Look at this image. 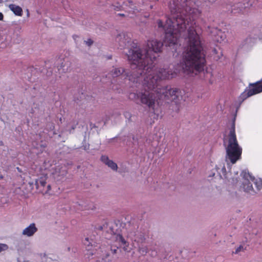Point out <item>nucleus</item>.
Here are the masks:
<instances>
[{
	"mask_svg": "<svg viewBox=\"0 0 262 262\" xmlns=\"http://www.w3.org/2000/svg\"><path fill=\"white\" fill-rule=\"evenodd\" d=\"M227 158L232 164H235L241 159L242 148L239 146L235 134V127L233 123L228 137L226 147Z\"/></svg>",
	"mask_w": 262,
	"mask_h": 262,
	"instance_id": "20e7f679",
	"label": "nucleus"
},
{
	"mask_svg": "<svg viewBox=\"0 0 262 262\" xmlns=\"http://www.w3.org/2000/svg\"><path fill=\"white\" fill-rule=\"evenodd\" d=\"M4 18V15L2 12H0V20H2Z\"/></svg>",
	"mask_w": 262,
	"mask_h": 262,
	"instance_id": "a878e982",
	"label": "nucleus"
},
{
	"mask_svg": "<svg viewBox=\"0 0 262 262\" xmlns=\"http://www.w3.org/2000/svg\"><path fill=\"white\" fill-rule=\"evenodd\" d=\"M114 9L117 11L120 10L121 9V8L122 7V6H121L120 4H118L117 6H113Z\"/></svg>",
	"mask_w": 262,
	"mask_h": 262,
	"instance_id": "412c9836",
	"label": "nucleus"
},
{
	"mask_svg": "<svg viewBox=\"0 0 262 262\" xmlns=\"http://www.w3.org/2000/svg\"><path fill=\"white\" fill-rule=\"evenodd\" d=\"M120 37H121V35H120L119 36L117 37V38H119Z\"/></svg>",
	"mask_w": 262,
	"mask_h": 262,
	"instance_id": "72a5a7b5",
	"label": "nucleus"
},
{
	"mask_svg": "<svg viewBox=\"0 0 262 262\" xmlns=\"http://www.w3.org/2000/svg\"><path fill=\"white\" fill-rule=\"evenodd\" d=\"M9 8L16 15L22 16L23 10L20 7L15 4H10Z\"/></svg>",
	"mask_w": 262,
	"mask_h": 262,
	"instance_id": "9b49d317",
	"label": "nucleus"
},
{
	"mask_svg": "<svg viewBox=\"0 0 262 262\" xmlns=\"http://www.w3.org/2000/svg\"><path fill=\"white\" fill-rule=\"evenodd\" d=\"M246 92H247V97L261 92L262 83L261 81H258L254 83L250 84L249 89L247 90Z\"/></svg>",
	"mask_w": 262,
	"mask_h": 262,
	"instance_id": "6e6552de",
	"label": "nucleus"
},
{
	"mask_svg": "<svg viewBox=\"0 0 262 262\" xmlns=\"http://www.w3.org/2000/svg\"><path fill=\"white\" fill-rule=\"evenodd\" d=\"M152 7H153V6H152V5H151V6H150V9H152Z\"/></svg>",
	"mask_w": 262,
	"mask_h": 262,
	"instance_id": "473e14b6",
	"label": "nucleus"
},
{
	"mask_svg": "<svg viewBox=\"0 0 262 262\" xmlns=\"http://www.w3.org/2000/svg\"><path fill=\"white\" fill-rule=\"evenodd\" d=\"M117 240L121 243L122 245L124 246V248L125 249V250H126V249L125 248L126 247H127V245H126V242L125 241V240L124 239V238H123V237L122 236V235L121 234H118L117 235Z\"/></svg>",
	"mask_w": 262,
	"mask_h": 262,
	"instance_id": "4468645a",
	"label": "nucleus"
},
{
	"mask_svg": "<svg viewBox=\"0 0 262 262\" xmlns=\"http://www.w3.org/2000/svg\"><path fill=\"white\" fill-rule=\"evenodd\" d=\"M261 81V82L262 83V78H261V81Z\"/></svg>",
	"mask_w": 262,
	"mask_h": 262,
	"instance_id": "c9c22d12",
	"label": "nucleus"
},
{
	"mask_svg": "<svg viewBox=\"0 0 262 262\" xmlns=\"http://www.w3.org/2000/svg\"><path fill=\"white\" fill-rule=\"evenodd\" d=\"M246 250V247H244L243 245H240L236 248L234 252H233L234 254H238L240 252H244Z\"/></svg>",
	"mask_w": 262,
	"mask_h": 262,
	"instance_id": "2eb2a0df",
	"label": "nucleus"
},
{
	"mask_svg": "<svg viewBox=\"0 0 262 262\" xmlns=\"http://www.w3.org/2000/svg\"><path fill=\"white\" fill-rule=\"evenodd\" d=\"M118 248L113 249V248H111V251L113 254H116L117 253V251L118 250Z\"/></svg>",
	"mask_w": 262,
	"mask_h": 262,
	"instance_id": "5701e85b",
	"label": "nucleus"
},
{
	"mask_svg": "<svg viewBox=\"0 0 262 262\" xmlns=\"http://www.w3.org/2000/svg\"><path fill=\"white\" fill-rule=\"evenodd\" d=\"M46 184V178H45L41 177L35 181L36 188L39 193H47L49 190H50L51 186L48 185L47 188H45Z\"/></svg>",
	"mask_w": 262,
	"mask_h": 262,
	"instance_id": "0eeeda50",
	"label": "nucleus"
},
{
	"mask_svg": "<svg viewBox=\"0 0 262 262\" xmlns=\"http://www.w3.org/2000/svg\"><path fill=\"white\" fill-rule=\"evenodd\" d=\"M152 111H154V114H156V112H155V111L152 110Z\"/></svg>",
	"mask_w": 262,
	"mask_h": 262,
	"instance_id": "f704fd0d",
	"label": "nucleus"
},
{
	"mask_svg": "<svg viewBox=\"0 0 262 262\" xmlns=\"http://www.w3.org/2000/svg\"><path fill=\"white\" fill-rule=\"evenodd\" d=\"M99 229H103V227L100 226Z\"/></svg>",
	"mask_w": 262,
	"mask_h": 262,
	"instance_id": "2f4dec72",
	"label": "nucleus"
},
{
	"mask_svg": "<svg viewBox=\"0 0 262 262\" xmlns=\"http://www.w3.org/2000/svg\"><path fill=\"white\" fill-rule=\"evenodd\" d=\"M216 30V35L215 36L216 40L217 42H221L222 41H224L226 39V35L224 34V33L222 32V31L221 30L215 29Z\"/></svg>",
	"mask_w": 262,
	"mask_h": 262,
	"instance_id": "ddd939ff",
	"label": "nucleus"
},
{
	"mask_svg": "<svg viewBox=\"0 0 262 262\" xmlns=\"http://www.w3.org/2000/svg\"><path fill=\"white\" fill-rule=\"evenodd\" d=\"M150 1H152V2H157V1H158L159 0H150Z\"/></svg>",
	"mask_w": 262,
	"mask_h": 262,
	"instance_id": "7c9ffc66",
	"label": "nucleus"
},
{
	"mask_svg": "<svg viewBox=\"0 0 262 262\" xmlns=\"http://www.w3.org/2000/svg\"><path fill=\"white\" fill-rule=\"evenodd\" d=\"M124 116H125V118H128V119H129L131 118V117H132V115H131V114H130V113H129V112H125V113H124Z\"/></svg>",
	"mask_w": 262,
	"mask_h": 262,
	"instance_id": "4be33fe9",
	"label": "nucleus"
},
{
	"mask_svg": "<svg viewBox=\"0 0 262 262\" xmlns=\"http://www.w3.org/2000/svg\"><path fill=\"white\" fill-rule=\"evenodd\" d=\"M101 160L113 170H117V164L114 162L113 161L109 160L107 156H102L101 157Z\"/></svg>",
	"mask_w": 262,
	"mask_h": 262,
	"instance_id": "9d476101",
	"label": "nucleus"
},
{
	"mask_svg": "<svg viewBox=\"0 0 262 262\" xmlns=\"http://www.w3.org/2000/svg\"><path fill=\"white\" fill-rule=\"evenodd\" d=\"M8 246L5 244H0V252L7 250Z\"/></svg>",
	"mask_w": 262,
	"mask_h": 262,
	"instance_id": "a211bd4d",
	"label": "nucleus"
},
{
	"mask_svg": "<svg viewBox=\"0 0 262 262\" xmlns=\"http://www.w3.org/2000/svg\"><path fill=\"white\" fill-rule=\"evenodd\" d=\"M3 178H4V177L2 174H1L0 175V180L3 179Z\"/></svg>",
	"mask_w": 262,
	"mask_h": 262,
	"instance_id": "c756f323",
	"label": "nucleus"
},
{
	"mask_svg": "<svg viewBox=\"0 0 262 262\" xmlns=\"http://www.w3.org/2000/svg\"><path fill=\"white\" fill-rule=\"evenodd\" d=\"M36 231L37 230H23V234L30 236L33 235Z\"/></svg>",
	"mask_w": 262,
	"mask_h": 262,
	"instance_id": "dca6fc26",
	"label": "nucleus"
},
{
	"mask_svg": "<svg viewBox=\"0 0 262 262\" xmlns=\"http://www.w3.org/2000/svg\"><path fill=\"white\" fill-rule=\"evenodd\" d=\"M232 181H233L232 183H233V184H237V182H238V180H237V179H235V180H234V179H232Z\"/></svg>",
	"mask_w": 262,
	"mask_h": 262,
	"instance_id": "393cba45",
	"label": "nucleus"
},
{
	"mask_svg": "<svg viewBox=\"0 0 262 262\" xmlns=\"http://www.w3.org/2000/svg\"><path fill=\"white\" fill-rule=\"evenodd\" d=\"M25 229H37L36 228L35 224L34 223L31 224L28 227L25 228Z\"/></svg>",
	"mask_w": 262,
	"mask_h": 262,
	"instance_id": "6ab92c4d",
	"label": "nucleus"
},
{
	"mask_svg": "<svg viewBox=\"0 0 262 262\" xmlns=\"http://www.w3.org/2000/svg\"><path fill=\"white\" fill-rule=\"evenodd\" d=\"M50 125V130H53V129H54V126L53 125V124H51Z\"/></svg>",
	"mask_w": 262,
	"mask_h": 262,
	"instance_id": "bb28decb",
	"label": "nucleus"
},
{
	"mask_svg": "<svg viewBox=\"0 0 262 262\" xmlns=\"http://www.w3.org/2000/svg\"><path fill=\"white\" fill-rule=\"evenodd\" d=\"M123 4L126 6H128L131 9L129 11L133 12V13L139 12L141 10V9H138L130 0H126L125 2H123Z\"/></svg>",
	"mask_w": 262,
	"mask_h": 262,
	"instance_id": "f8f14e48",
	"label": "nucleus"
},
{
	"mask_svg": "<svg viewBox=\"0 0 262 262\" xmlns=\"http://www.w3.org/2000/svg\"><path fill=\"white\" fill-rule=\"evenodd\" d=\"M163 46V43L161 41L148 40L145 49L136 48L130 50L128 54V59L132 61L133 64L137 65L140 71V76L138 77L139 79L142 80L143 77H145L150 82L153 80V83L158 87L172 89L169 86H163L162 80L173 78L176 73L169 68L160 69L156 74L154 70L157 54L161 52Z\"/></svg>",
	"mask_w": 262,
	"mask_h": 262,
	"instance_id": "f03ea898",
	"label": "nucleus"
},
{
	"mask_svg": "<svg viewBox=\"0 0 262 262\" xmlns=\"http://www.w3.org/2000/svg\"><path fill=\"white\" fill-rule=\"evenodd\" d=\"M8 246L5 244H0V252L7 250Z\"/></svg>",
	"mask_w": 262,
	"mask_h": 262,
	"instance_id": "f3484780",
	"label": "nucleus"
},
{
	"mask_svg": "<svg viewBox=\"0 0 262 262\" xmlns=\"http://www.w3.org/2000/svg\"><path fill=\"white\" fill-rule=\"evenodd\" d=\"M94 233H96L95 231L93 232V237L91 236L90 237H87L85 238V239L83 242L84 245L86 246V250L89 252L87 254L89 255H93L95 254L96 253L91 252L92 249L90 247H92L94 244H93L94 241L95 239V235Z\"/></svg>",
	"mask_w": 262,
	"mask_h": 262,
	"instance_id": "1a4fd4ad",
	"label": "nucleus"
},
{
	"mask_svg": "<svg viewBox=\"0 0 262 262\" xmlns=\"http://www.w3.org/2000/svg\"><path fill=\"white\" fill-rule=\"evenodd\" d=\"M199 0H171L169 5L170 14L165 24L159 19V28L165 31L164 43L166 46H177L179 39L184 36L187 25V35L185 38L187 47L183 53L181 67L184 73L189 74L204 70L206 63L200 36L196 31L195 19L201 11Z\"/></svg>",
	"mask_w": 262,
	"mask_h": 262,
	"instance_id": "f257e3e1",
	"label": "nucleus"
},
{
	"mask_svg": "<svg viewBox=\"0 0 262 262\" xmlns=\"http://www.w3.org/2000/svg\"><path fill=\"white\" fill-rule=\"evenodd\" d=\"M134 43V46H132L133 49H130L127 55L129 54V51L131 50L135 49L136 48H139V47H137V45H135V43ZM128 57V56H127ZM128 59L130 61V64L132 66H135L136 67V68L137 69L136 71L134 72L133 74L128 75V74L125 73V71L124 69L122 68H114L113 67V69L108 74V76L109 78L110 77H112L113 78L118 77L120 75H123L124 73V75L126 76L125 78H128V80L130 81L133 82V83L137 84L138 82H139L141 79H139L138 77L140 76V73L139 72L138 68L137 67V65H135L132 63V61L130 60L128 58Z\"/></svg>",
	"mask_w": 262,
	"mask_h": 262,
	"instance_id": "423d86ee",
	"label": "nucleus"
},
{
	"mask_svg": "<svg viewBox=\"0 0 262 262\" xmlns=\"http://www.w3.org/2000/svg\"><path fill=\"white\" fill-rule=\"evenodd\" d=\"M217 0H206V2H208L210 4H213L215 3Z\"/></svg>",
	"mask_w": 262,
	"mask_h": 262,
	"instance_id": "b1692460",
	"label": "nucleus"
},
{
	"mask_svg": "<svg viewBox=\"0 0 262 262\" xmlns=\"http://www.w3.org/2000/svg\"><path fill=\"white\" fill-rule=\"evenodd\" d=\"M118 15H120V16H124V14H121V13H119V14H118Z\"/></svg>",
	"mask_w": 262,
	"mask_h": 262,
	"instance_id": "c85d7f7f",
	"label": "nucleus"
},
{
	"mask_svg": "<svg viewBox=\"0 0 262 262\" xmlns=\"http://www.w3.org/2000/svg\"><path fill=\"white\" fill-rule=\"evenodd\" d=\"M137 83L138 86L141 85L143 88L141 92L130 93L128 97L138 103H140L148 107L149 109L155 111L156 105H161L163 101L170 100L177 103V100H179L180 91L177 88L170 89L167 88H160L153 83V80L150 82L145 77H143Z\"/></svg>",
	"mask_w": 262,
	"mask_h": 262,
	"instance_id": "7ed1b4c3",
	"label": "nucleus"
},
{
	"mask_svg": "<svg viewBox=\"0 0 262 262\" xmlns=\"http://www.w3.org/2000/svg\"><path fill=\"white\" fill-rule=\"evenodd\" d=\"M241 176L242 181L240 187L245 192L252 195L256 193L252 186V183L255 184L257 191L262 190V179H256L247 170H243L241 173Z\"/></svg>",
	"mask_w": 262,
	"mask_h": 262,
	"instance_id": "39448f33",
	"label": "nucleus"
},
{
	"mask_svg": "<svg viewBox=\"0 0 262 262\" xmlns=\"http://www.w3.org/2000/svg\"><path fill=\"white\" fill-rule=\"evenodd\" d=\"M16 169L19 172H21V169L19 167H17Z\"/></svg>",
	"mask_w": 262,
	"mask_h": 262,
	"instance_id": "cd10ccee",
	"label": "nucleus"
},
{
	"mask_svg": "<svg viewBox=\"0 0 262 262\" xmlns=\"http://www.w3.org/2000/svg\"><path fill=\"white\" fill-rule=\"evenodd\" d=\"M84 42L88 46H91L93 43V41L91 39H89L88 40L84 41Z\"/></svg>",
	"mask_w": 262,
	"mask_h": 262,
	"instance_id": "aec40b11",
	"label": "nucleus"
}]
</instances>
